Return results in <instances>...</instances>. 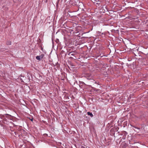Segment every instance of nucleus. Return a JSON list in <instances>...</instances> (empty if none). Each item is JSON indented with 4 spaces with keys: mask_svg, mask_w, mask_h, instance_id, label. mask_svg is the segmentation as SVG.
<instances>
[{
    "mask_svg": "<svg viewBox=\"0 0 148 148\" xmlns=\"http://www.w3.org/2000/svg\"><path fill=\"white\" fill-rule=\"evenodd\" d=\"M44 56V54H42L39 56H37L36 57V59L38 60H40L41 59L43 58Z\"/></svg>",
    "mask_w": 148,
    "mask_h": 148,
    "instance_id": "nucleus-1",
    "label": "nucleus"
},
{
    "mask_svg": "<svg viewBox=\"0 0 148 148\" xmlns=\"http://www.w3.org/2000/svg\"><path fill=\"white\" fill-rule=\"evenodd\" d=\"M87 114L88 115H90V116L91 117H92L93 116V115L90 112H87Z\"/></svg>",
    "mask_w": 148,
    "mask_h": 148,
    "instance_id": "nucleus-2",
    "label": "nucleus"
},
{
    "mask_svg": "<svg viewBox=\"0 0 148 148\" xmlns=\"http://www.w3.org/2000/svg\"><path fill=\"white\" fill-rule=\"evenodd\" d=\"M91 1L94 3H95L99 1V0H91Z\"/></svg>",
    "mask_w": 148,
    "mask_h": 148,
    "instance_id": "nucleus-3",
    "label": "nucleus"
},
{
    "mask_svg": "<svg viewBox=\"0 0 148 148\" xmlns=\"http://www.w3.org/2000/svg\"><path fill=\"white\" fill-rule=\"evenodd\" d=\"M4 117V116L1 115L0 114V118H1V119H3Z\"/></svg>",
    "mask_w": 148,
    "mask_h": 148,
    "instance_id": "nucleus-4",
    "label": "nucleus"
},
{
    "mask_svg": "<svg viewBox=\"0 0 148 148\" xmlns=\"http://www.w3.org/2000/svg\"><path fill=\"white\" fill-rule=\"evenodd\" d=\"M7 44L8 45H11V42H7Z\"/></svg>",
    "mask_w": 148,
    "mask_h": 148,
    "instance_id": "nucleus-5",
    "label": "nucleus"
},
{
    "mask_svg": "<svg viewBox=\"0 0 148 148\" xmlns=\"http://www.w3.org/2000/svg\"><path fill=\"white\" fill-rule=\"evenodd\" d=\"M81 148H85V147H84L83 146H82L81 147Z\"/></svg>",
    "mask_w": 148,
    "mask_h": 148,
    "instance_id": "nucleus-6",
    "label": "nucleus"
},
{
    "mask_svg": "<svg viewBox=\"0 0 148 148\" xmlns=\"http://www.w3.org/2000/svg\"><path fill=\"white\" fill-rule=\"evenodd\" d=\"M134 127L135 128H137V129H139V128H138L136 127Z\"/></svg>",
    "mask_w": 148,
    "mask_h": 148,
    "instance_id": "nucleus-7",
    "label": "nucleus"
},
{
    "mask_svg": "<svg viewBox=\"0 0 148 148\" xmlns=\"http://www.w3.org/2000/svg\"><path fill=\"white\" fill-rule=\"evenodd\" d=\"M6 115H8L9 116H10V115H8L7 114H6Z\"/></svg>",
    "mask_w": 148,
    "mask_h": 148,
    "instance_id": "nucleus-8",
    "label": "nucleus"
}]
</instances>
